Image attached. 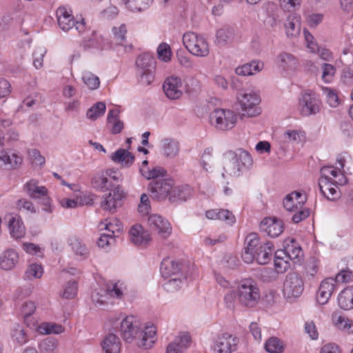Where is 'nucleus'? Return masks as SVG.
<instances>
[{
  "instance_id": "f257e3e1",
  "label": "nucleus",
  "mask_w": 353,
  "mask_h": 353,
  "mask_svg": "<svg viewBox=\"0 0 353 353\" xmlns=\"http://www.w3.org/2000/svg\"><path fill=\"white\" fill-rule=\"evenodd\" d=\"M120 330L126 342L136 341L139 347L145 349L150 348L156 340V327L148 326L143 330L140 322L133 316H127L121 321Z\"/></svg>"
},
{
  "instance_id": "f03ea898",
  "label": "nucleus",
  "mask_w": 353,
  "mask_h": 353,
  "mask_svg": "<svg viewBox=\"0 0 353 353\" xmlns=\"http://www.w3.org/2000/svg\"><path fill=\"white\" fill-rule=\"evenodd\" d=\"M236 297L242 305L255 307L261 299L260 290L256 281L251 279L242 280L236 288Z\"/></svg>"
},
{
  "instance_id": "7ed1b4c3",
  "label": "nucleus",
  "mask_w": 353,
  "mask_h": 353,
  "mask_svg": "<svg viewBox=\"0 0 353 353\" xmlns=\"http://www.w3.org/2000/svg\"><path fill=\"white\" fill-rule=\"evenodd\" d=\"M236 99L241 106L242 117H252L261 113V109L259 107L261 99L255 92L241 90L237 94Z\"/></svg>"
},
{
  "instance_id": "20e7f679",
  "label": "nucleus",
  "mask_w": 353,
  "mask_h": 353,
  "mask_svg": "<svg viewBox=\"0 0 353 353\" xmlns=\"http://www.w3.org/2000/svg\"><path fill=\"white\" fill-rule=\"evenodd\" d=\"M183 43L186 49L194 56L205 57L210 53L209 45L206 39L194 32L185 33L183 36Z\"/></svg>"
},
{
  "instance_id": "39448f33",
  "label": "nucleus",
  "mask_w": 353,
  "mask_h": 353,
  "mask_svg": "<svg viewBox=\"0 0 353 353\" xmlns=\"http://www.w3.org/2000/svg\"><path fill=\"white\" fill-rule=\"evenodd\" d=\"M211 124L216 129L228 130L233 128L236 123L237 116L229 109H215L210 116Z\"/></svg>"
},
{
  "instance_id": "423d86ee",
  "label": "nucleus",
  "mask_w": 353,
  "mask_h": 353,
  "mask_svg": "<svg viewBox=\"0 0 353 353\" xmlns=\"http://www.w3.org/2000/svg\"><path fill=\"white\" fill-rule=\"evenodd\" d=\"M304 290V282L302 277L296 272H290L286 276L283 285V296L291 299L299 297Z\"/></svg>"
},
{
  "instance_id": "0eeeda50",
  "label": "nucleus",
  "mask_w": 353,
  "mask_h": 353,
  "mask_svg": "<svg viewBox=\"0 0 353 353\" xmlns=\"http://www.w3.org/2000/svg\"><path fill=\"white\" fill-rule=\"evenodd\" d=\"M110 190L108 194L102 196L100 205L103 210L113 213L122 205V200L125 197V193L119 185Z\"/></svg>"
},
{
  "instance_id": "6e6552de",
  "label": "nucleus",
  "mask_w": 353,
  "mask_h": 353,
  "mask_svg": "<svg viewBox=\"0 0 353 353\" xmlns=\"http://www.w3.org/2000/svg\"><path fill=\"white\" fill-rule=\"evenodd\" d=\"M320 101L311 92H304L299 101V110L303 117L315 114L320 111Z\"/></svg>"
},
{
  "instance_id": "1a4fd4ad",
  "label": "nucleus",
  "mask_w": 353,
  "mask_h": 353,
  "mask_svg": "<svg viewBox=\"0 0 353 353\" xmlns=\"http://www.w3.org/2000/svg\"><path fill=\"white\" fill-rule=\"evenodd\" d=\"M173 180L159 179L153 180L149 185L151 196L157 200L169 199L170 193L173 186Z\"/></svg>"
},
{
  "instance_id": "9d476101",
  "label": "nucleus",
  "mask_w": 353,
  "mask_h": 353,
  "mask_svg": "<svg viewBox=\"0 0 353 353\" xmlns=\"http://www.w3.org/2000/svg\"><path fill=\"white\" fill-rule=\"evenodd\" d=\"M239 340L229 333L219 336L214 342L213 350L216 353H231L236 350Z\"/></svg>"
},
{
  "instance_id": "9b49d317",
  "label": "nucleus",
  "mask_w": 353,
  "mask_h": 353,
  "mask_svg": "<svg viewBox=\"0 0 353 353\" xmlns=\"http://www.w3.org/2000/svg\"><path fill=\"white\" fill-rule=\"evenodd\" d=\"M245 243V248L242 254V258L245 263H250L254 261V256L263 243L260 242L256 233H250L246 236Z\"/></svg>"
},
{
  "instance_id": "f8f14e48",
  "label": "nucleus",
  "mask_w": 353,
  "mask_h": 353,
  "mask_svg": "<svg viewBox=\"0 0 353 353\" xmlns=\"http://www.w3.org/2000/svg\"><path fill=\"white\" fill-rule=\"evenodd\" d=\"M148 224L150 228L156 231L163 239L168 238L172 232L170 223L159 214H152L148 217Z\"/></svg>"
},
{
  "instance_id": "ddd939ff",
  "label": "nucleus",
  "mask_w": 353,
  "mask_h": 353,
  "mask_svg": "<svg viewBox=\"0 0 353 353\" xmlns=\"http://www.w3.org/2000/svg\"><path fill=\"white\" fill-rule=\"evenodd\" d=\"M259 227L261 231L270 237L275 238L283 232L284 224L282 220L276 217H266L261 221Z\"/></svg>"
},
{
  "instance_id": "4468645a",
  "label": "nucleus",
  "mask_w": 353,
  "mask_h": 353,
  "mask_svg": "<svg viewBox=\"0 0 353 353\" xmlns=\"http://www.w3.org/2000/svg\"><path fill=\"white\" fill-rule=\"evenodd\" d=\"M182 82L177 77L167 78L163 85V89L166 97L171 100L179 99L182 95Z\"/></svg>"
},
{
  "instance_id": "2eb2a0df",
  "label": "nucleus",
  "mask_w": 353,
  "mask_h": 353,
  "mask_svg": "<svg viewBox=\"0 0 353 353\" xmlns=\"http://www.w3.org/2000/svg\"><path fill=\"white\" fill-rule=\"evenodd\" d=\"M336 287V280L333 278H327L320 284L316 293V301L320 305L327 303L334 292Z\"/></svg>"
},
{
  "instance_id": "dca6fc26",
  "label": "nucleus",
  "mask_w": 353,
  "mask_h": 353,
  "mask_svg": "<svg viewBox=\"0 0 353 353\" xmlns=\"http://www.w3.org/2000/svg\"><path fill=\"white\" fill-rule=\"evenodd\" d=\"M191 343V338L188 333H181L175 339L169 343L166 348V353H183Z\"/></svg>"
},
{
  "instance_id": "f3484780",
  "label": "nucleus",
  "mask_w": 353,
  "mask_h": 353,
  "mask_svg": "<svg viewBox=\"0 0 353 353\" xmlns=\"http://www.w3.org/2000/svg\"><path fill=\"white\" fill-rule=\"evenodd\" d=\"M182 265L170 258L163 260L161 264V273L164 278L176 276L182 274Z\"/></svg>"
},
{
  "instance_id": "a211bd4d",
  "label": "nucleus",
  "mask_w": 353,
  "mask_h": 353,
  "mask_svg": "<svg viewBox=\"0 0 353 353\" xmlns=\"http://www.w3.org/2000/svg\"><path fill=\"white\" fill-rule=\"evenodd\" d=\"M92 187L97 191L105 192L112 188V183L108 177L105 170L96 172L91 179Z\"/></svg>"
},
{
  "instance_id": "6ab92c4d",
  "label": "nucleus",
  "mask_w": 353,
  "mask_h": 353,
  "mask_svg": "<svg viewBox=\"0 0 353 353\" xmlns=\"http://www.w3.org/2000/svg\"><path fill=\"white\" fill-rule=\"evenodd\" d=\"M129 236L131 242L138 245H145L151 239L148 232L144 230L140 225H133L130 228Z\"/></svg>"
},
{
  "instance_id": "aec40b11",
  "label": "nucleus",
  "mask_w": 353,
  "mask_h": 353,
  "mask_svg": "<svg viewBox=\"0 0 353 353\" xmlns=\"http://www.w3.org/2000/svg\"><path fill=\"white\" fill-rule=\"evenodd\" d=\"M305 200V196L301 192H293L285 196L283 206L289 212H295L296 210L301 208Z\"/></svg>"
},
{
  "instance_id": "412c9836",
  "label": "nucleus",
  "mask_w": 353,
  "mask_h": 353,
  "mask_svg": "<svg viewBox=\"0 0 353 353\" xmlns=\"http://www.w3.org/2000/svg\"><path fill=\"white\" fill-rule=\"evenodd\" d=\"M301 2V0H279L281 9L285 12H291L287 17L288 22L300 21V16L294 11L299 8Z\"/></svg>"
},
{
  "instance_id": "4be33fe9",
  "label": "nucleus",
  "mask_w": 353,
  "mask_h": 353,
  "mask_svg": "<svg viewBox=\"0 0 353 353\" xmlns=\"http://www.w3.org/2000/svg\"><path fill=\"white\" fill-rule=\"evenodd\" d=\"M19 261V254L16 250L10 248L5 250L0 256V267L5 270H11Z\"/></svg>"
},
{
  "instance_id": "5701e85b",
  "label": "nucleus",
  "mask_w": 353,
  "mask_h": 353,
  "mask_svg": "<svg viewBox=\"0 0 353 353\" xmlns=\"http://www.w3.org/2000/svg\"><path fill=\"white\" fill-rule=\"evenodd\" d=\"M228 157L232 159L236 158L240 162V165L244 170L249 169L253 163L251 154L242 148L228 151Z\"/></svg>"
},
{
  "instance_id": "b1692460",
  "label": "nucleus",
  "mask_w": 353,
  "mask_h": 353,
  "mask_svg": "<svg viewBox=\"0 0 353 353\" xmlns=\"http://www.w3.org/2000/svg\"><path fill=\"white\" fill-rule=\"evenodd\" d=\"M26 194L32 199H37L48 194V189L43 185H39V181L32 179L24 185Z\"/></svg>"
},
{
  "instance_id": "393cba45",
  "label": "nucleus",
  "mask_w": 353,
  "mask_h": 353,
  "mask_svg": "<svg viewBox=\"0 0 353 353\" xmlns=\"http://www.w3.org/2000/svg\"><path fill=\"white\" fill-rule=\"evenodd\" d=\"M223 169L225 172L223 173V176L226 174L232 176H239L244 170L236 158L232 159L228 157V151L224 154Z\"/></svg>"
},
{
  "instance_id": "a878e982",
  "label": "nucleus",
  "mask_w": 353,
  "mask_h": 353,
  "mask_svg": "<svg viewBox=\"0 0 353 353\" xmlns=\"http://www.w3.org/2000/svg\"><path fill=\"white\" fill-rule=\"evenodd\" d=\"M319 188L322 194L329 200H335L339 197L338 187L332 181L319 179Z\"/></svg>"
},
{
  "instance_id": "bb28decb",
  "label": "nucleus",
  "mask_w": 353,
  "mask_h": 353,
  "mask_svg": "<svg viewBox=\"0 0 353 353\" xmlns=\"http://www.w3.org/2000/svg\"><path fill=\"white\" fill-rule=\"evenodd\" d=\"M192 192L188 186H172L169 196V201L171 203L186 201L191 196Z\"/></svg>"
},
{
  "instance_id": "cd10ccee",
  "label": "nucleus",
  "mask_w": 353,
  "mask_h": 353,
  "mask_svg": "<svg viewBox=\"0 0 353 353\" xmlns=\"http://www.w3.org/2000/svg\"><path fill=\"white\" fill-rule=\"evenodd\" d=\"M111 159L114 163H121L123 167H129L133 163L134 156L128 150L120 148L112 154Z\"/></svg>"
},
{
  "instance_id": "c85d7f7f",
  "label": "nucleus",
  "mask_w": 353,
  "mask_h": 353,
  "mask_svg": "<svg viewBox=\"0 0 353 353\" xmlns=\"http://www.w3.org/2000/svg\"><path fill=\"white\" fill-rule=\"evenodd\" d=\"M102 347L105 353H119L121 350V342L119 338L114 334L107 335L103 342Z\"/></svg>"
},
{
  "instance_id": "c756f323",
  "label": "nucleus",
  "mask_w": 353,
  "mask_h": 353,
  "mask_svg": "<svg viewBox=\"0 0 353 353\" xmlns=\"http://www.w3.org/2000/svg\"><path fill=\"white\" fill-rule=\"evenodd\" d=\"M277 63L285 70H292L298 66V60L290 53L281 52L277 56Z\"/></svg>"
},
{
  "instance_id": "7c9ffc66",
  "label": "nucleus",
  "mask_w": 353,
  "mask_h": 353,
  "mask_svg": "<svg viewBox=\"0 0 353 353\" xmlns=\"http://www.w3.org/2000/svg\"><path fill=\"white\" fill-rule=\"evenodd\" d=\"M285 253V257L294 261V263L300 261L302 256V250L294 239H291L290 243H287L283 250H280Z\"/></svg>"
},
{
  "instance_id": "2f4dec72",
  "label": "nucleus",
  "mask_w": 353,
  "mask_h": 353,
  "mask_svg": "<svg viewBox=\"0 0 353 353\" xmlns=\"http://www.w3.org/2000/svg\"><path fill=\"white\" fill-rule=\"evenodd\" d=\"M69 245L77 259L83 260L88 257L89 250L88 248L79 239L75 237L70 238L69 239Z\"/></svg>"
},
{
  "instance_id": "473e14b6",
  "label": "nucleus",
  "mask_w": 353,
  "mask_h": 353,
  "mask_svg": "<svg viewBox=\"0 0 353 353\" xmlns=\"http://www.w3.org/2000/svg\"><path fill=\"white\" fill-rule=\"evenodd\" d=\"M339 307L345 310L353 308V285L345 288L339 295Z\"/></svg>"
},
{
  "instance_id": "72a5a7b5",
  "label": "nucleus",
  "mask_w": 353,
  "mask_h": 353,
  "mask_svg": "<svg viewBox=\"0 0 353 353\" xmlns=\"http://www.w3.org/2000/svg\"><path fill=\"white\" fill-rule=\"evenodd\" d=\"M273 252V244L271 242L263 243L254 256V260L259 264L265 265L269 262Z\"/></svg>"
},
{
  "instance_id": "f704fd0d",
  "label": "nucleus",
  "mask_w": 353,
  "mask_h": 353,
  "mask_svg": "<svg viewBox=\"0 0 353 353\" xmlns=\"http://www.w3.org/2000/svg\"><path fill=\"white\" fill-rule=\"evenodd\" d=\"M263 68V63L259 61H253L245 63L241 66L237 67L235 70L238 75L247 76L252 75L258 72Z\"/></svg>"
},
{
  "instance_id": "c9c22d12",
  "label": "nucleus",
  "mask_w": 353,
  "mask_h": 353,
  "mask_svg": "<svg viewBox=\"0 0 353 353\" xmlns=\"http://www.w3.org/2000/svg\"><path fill=\"white\" fill-rule=\"evenodd\" d=\"M10 233L15 239H21L25 236V227L21 220L17 219L14 216H10L8 221Z\"/></svg>"
},
{
  "instance_id": "e433bc0d",
  "label": "nucleus",
  "mask_w": 353,
  "mask_h": 353,
  "mask_svg": "<svg viewBox=\"0 0 353 353\" xmlns=\"http://www.w3.org/2000/svg\"><path fill=\"white\" fill-rule=\"evenodd\" d=\"M125 287L123 283L120 281H109L105 284V289L103 292L112 298L121 299Z\"/></svg>"
},
{
  "instance_id": "4c0bfd02",
  "label": "nucleus",
  "mask_w": 353,
  "mask_h": 353,
  "mask_svg": "<svg viewBox=\"0 0 353 353\" xmlns=\"http://www.w3.org/2000/svg\"><path fill=\"white\" fill-rule=\"evenodd\" d=\"M163 154L168 158L176 157L180 150L179 143L172 139H165L162 141Z\"/></svg>"
},
{
  "instance_id": "58836bf2",
  "label": "nucleus",
  "mask_w": 353,
  "mask_h": 353,
  "mask_svg": "<svg viewBox=\"0 0 353 353\" xmlns=\"http://www.w3.org/2000/svg\"><path fill=\"white\" fill-rule=\"evenodd\" d=\"M138 71L153 72L154 68V59L148 54L144 53L139 56L136 61Z\"/></svg>"
},
{
  "instance_id": "ea45409f",
  "label": "nucleus",
  "mask_w": 353,
  "mask_h": 353,
  "mask_svg": "<svg viewBox=\"0 0 353 353\" xmlns=\"http://www.w3.org/2000/svg\"><path fill=\"white\" fill-rule=\"evenodd\" d=\"M22 162V157L17 154H12V156H10L5 150L0 152V166L10 165L12 168H17L20 165Z\"/></svg>"
},
{
  "instance_id": "a19ab883",
  "label": "nucleus",
  "mask_w": 353,
  "mask_h": 353,
  "mask_svg": "<svg viewBox=\"0 0 353 353\" xmlns=\"http://www.w3.org/2000/svg\"><path fill=\"white\" fill-rule=\"evenodd\" d=\"M58 340L54 337H48L43 339L39 345L40 353H57L58 349Z\"/></svg>"
},
{
  "instance_id": "79ce46f5",
  "label": "nucleus",
  "mask_w": 353,
  "mask_h": 353,
  "mask_svg": "<svg viewBox=\"0 0 353 353\" xmlns=\"http://www.w3.org/2000/svg\"><path fill=\"white\" fill-rule=\"evenodd\" d=\"M288 260L285 257V253L283 251L277 250L275 252L274 263L277 273H283L289 268Z\"/></svg>"
},
{
  "instance_id": "37998d69",
  "label": "nucleus",
  "mask_w": 353,
  "mask_h": 353,
  "mask_svg": "<svg viewBox=\"0 0 353 353\" xmlns=\"http://www.w3.org/2000/svg\"><path fill=\"white\" fill-rule=\"evenodd\" d=\"M39 331L44 334H59L63 332L64 327L60 324L45 322L39 326Z\"/></svg>"
},
{
  "instance_id": "c03bdc74",
  "label": "nucleus",
  "mask_w": 353,
  "mask_h": 353,
  "mask_svg": "<svg viewBox=\"0 0 353 353\" xmlns=\"http://www.w3.org/2000/svg\"><path fill=\"white\" fill-rule=\"evenodd\" d=\"M234 31L229 27L225 26L216 32V42L219 45L223 46L230 42L234 38Z\"/></svg>"
},
{
  "instance_id": "a18cd8bd",
  "label": "nucleus",
  "mask_w": 353,
  "mask_h": 353,
  "mask_svg": "<svg viewBox=\"0 0 353 353\" xmlns=\"http://www.w3.org/2000/svg\"><path fill=\"white\" fill-rule=\"evenodd\" d=\"M126 8L132 11H141L146 9L153 0H122Z\"/></svg>"
},
{
  "instance_id": "49530a36",
  "label": "nucleus",
  "mask_w": 353,
  "mask_h": 353,
  "mask_svg": "<svg viewBox=\"0 0 353 353\" xmlns=\"http://www.w3.org/2000/svg\"><path fill=\"white\" fill-rule=\"evenodd\" d=\"M185 276L183 274H180L179 276H174L169 279L165 284L164 288L170 292H174L179 290L182 285L184 284Z\"/></svg>"
},
{
  "instance_id": "de8ad7c7",
  "label": "nucleus",
  "mask_w": 353,
  "mask_h": 353,
  "mask_svg": "<svg viewBox=\"0 0 353 353\" xmlns=\"http://www.w3.org/2000/svg\"><path fill=\"white\" fill-rule=\"evenodd\" d=\"M105 108V104L103 102H97L88 109L86 116L88 119L94 121L104 114Z\"/></svg>"
},
{
  "instance_id": "09e8293b",
  "label": "nucleus",
  "mask_w": 353,
  "mask_h": 353,
  "mask_svg": "<svg viewBox=\"0 0 353 353\" xmlns=\"http://www.w3.org/2000/svg\"><path fill=\"white\" fill-rule=\"evenodd\" d=\"M43 273V268L37 263H32L28 266L25 274V279L32 280L34 279H39Z\"/></svg>"
},
{
  "instance_id": "8fccbe9b",
  "label": "nucleus",
  "mask_w": 353,
  "mask_h": 353,
  "mask_svg": "<svg viewBox=\"0 0 353 353\" xmlns=\"http://www.w3.org/2000/svg\"><path fill=\"white\" fill-rule=\"evenodd\" d=\"M56 17L57 22H63L64 21L72 22L74 19L71 8L67 6H60L56 10Z\"/></svg>"
},
{
  "instance_id": "3c124183",
  "label": "nucleus",
  "mask_w": 353,
  "mask_h": 353,
  "mask_svg": "<svg viewBox=\"0 0 353 353\" xmlns=\"http://www.w3.org/2000/svg\"><path fill=\"white\" fill-rule=\"evenodd\" d=\"M265 348L270 353H281L283 350L282 342L276 337H272L265 344Z\"/></svg>"
},
{
  "instance_id": "603ef678",
  "label": "nucleus",
  "mask_w": 353,
  "mask_h": 353,
  "mask_svg": "<svg viewBox=\"0 0 353 353\" xmlns=\"http://www.w3.org/2000/svg\"><path fill=\"white\" fill-rule=\"evenodd\" d=\"M82 80L90 90H96L99 87V78L90 72H85L83 74Z\"/></svg>"
},
{
  "instance_id": "864d4df0",
  "label": "nucleus",
  "mask_w": 353,
  "mask_h": 353,
  "mask_svg": "<svg viewBox=\"0 0 353 353\" xmlns=\"http://www.w3.org/2000/svg\"><path fill=\"white\" fill-rule=\"evenodd\" d=\"M36 308L37 306L35 303L32 301H26L21 306V314L23 315L25 323H27L28 326L30 325V323H28L29 318L32 314H34Z\"/></svg>"
},
{
  "instance_id": "5fc2aeb1",
  "label": "nucleus",
  "mask_w": 353,
  "mask_h": 353,
  "mask_svg": "<svg viewBox=\"0 0 353 353\" xmlns=\"http://www.w3.org/2000/svg\"><path fill=\"white\" fill-rule=\"evenodd\" d=\"M12 337L19 345H23L28 341L26 331L20 325H16L15 327L12 330Z\"/></svg>"
},
{
  "instance_id": "6e6d98bb",
  "label": "nucleus",
  "mask_w": 353,
  "mask_h": 353,
  "mask_svg": "<svg viewBox=\"0 0 353 353\" xmlns=\"http://www.w3.org/2000/svg\"><path fill=\"white\" fill-rule=\"evenodd\" d=\"M157 55L160 60L169 62L172 57L170 46L166 43H161L157 48Z\"/></svg>"
},
{
  "instance_id": "4d7b16f0",
  "label": "nucleus",
  "mask_w": 353,
  "mask_h": 353,
  "mask_svg": "<svg viewBox=\"0 0 353 353\" xmlns=\"http://www.w3.org/2000/svg\"><path fill=\"white\" fill-rule=\"evenodd\" d=\"M304 137V132L301 130H288L283 134V139L287 142L299 143Z\"/></svg>"
},
{
  "instance_id": "13d9d810",
  "label": "nucleus",
  "mask_w": 353,
  "mask_h": 353,
  "mask_svg": "<svg viewBox=\"0 0 353 353\" xmlns=\"http://www.w3.org/2000/svg\"><path fill=\"white\" fill-rule=\"evenodd\" d=\"M321 79L325 83H330L334 78L336 68L332 64L323 63L322 65Z\"/></svg>"
},
{
  "instance_id": "bf43d9fd",
  "label": "nucleus",
  "mask_w": 353,
  "mask_h": 353,
  "mask_svg": "<svg viewBox=\"0 0 353 353\" xmlns=\"http://www.w3.org/2000/svg\"><path fill=\"white\" fill-rule=\"evenodd\" d=\"M150 201L149 196L143 193L141 195L140 203L138 205V212L141 215H147L150 211Z\"/></svg>"
},
{
  "instance_id": "052dcab7",
  "label": "nucleus",
  "mask_w": 353,
  "mask_h": 353,
  "mask_svg": "<svg viewBox=\"0 0 353 353\" xmlns=\"http://www.w3.org/2000/svg\"><path fill=\"white\" fill-rule=\"evenodd\" d=\"M77 283L75 281L68 282L63 292V297L65 299H73L77 295Z\"/></svg>"
},
{
  "instance_id": "680f3d73",
  "label": "nucleus",
  "mask_w": 353,
  "mask_h": 353,
  "mask_svg": "<svg viewBox=\"0 0 353 353\" xmlns=\"http://www.w3.org/2000/svg\"><path fill=\"white\" fill-rule=\"evenodd\" d=\"M323 91L330 106L336 107L339 104V99L335 90L329 88H323Z\"/></svg>"
},
{
  "instance_id": "e2e57ef3",
  "label": "nucleus",
  "mask_w": 353,
  "mask_h": 353,
  "mask_svg": "<svg viewBox=\"0 0 353 353\" xmlns=\"http://www.w3.org/2000/svg\"><path fill=\"white\" fill-rule=\"evenodd\" d=\"M294 214L292 216V220L295 223H299L301 221L306 219L310 216V210L308 208H299L294 212Z\"/></svg>"
},
{
  "instance_id": "0e129e2a",
  "label": "nucleus",
  "mask_w": 353,
  "mask_h": 353,
  "mask_svg": "<svg viewBox=\"0 0 353 353\" xmlns=\"http://www.w3.org/2000/svg\"><path fill=\"white\" fill-rule=\"evenodd\" d=\"M305 332L312 340H316L319 337V332L316 326L313 321H307L305 323Z\"/></svg>"
},
{
  "instance_id": "69168bd1",
  "label": "nucleus",
  "mask_w": 353,
  "mask_h": 353,
  "mask_svg": "<svg viewBox=\"0 0 353 353\" xmlns=\"http://www.w3.org/2000/svg\"><path fill=\"white\" fill-rule=\"evenodd\" d=\"M332 320L334 324L340 329L347 330L350 328V324L349 323L350 321L345 316L334 314L332 316Z\"/></svg>"
},
{
  "instance_id": "338daca9",
  "label": "nucleus",
  "mask_w": 353,
  "mask_h": 353,
  "mask_svg": "<svg viewBox=\"0 0 353 353\" xmlns=\"http://www.w3.org/2000/svg\"><path fill=\"white\" fill-rule=\"evenodd\" d=\"M217 220L225 221L228 224H232L235 222V217L230 211L219 209Z\"/></svg>"
},
{
  "instance_id": "774afa93",
  "label": "nucleus",
  "mask_w": 353,
  "mask_h": 353,
  "mask_svg": "<svg viewBox=\"0 0 353 353\" xmlns=\"http://www.w3.org/2000/svg\"><path fill=\"white\" fill-rule=\"evenodd\" d=\"M285 28L288 37H296L301 32L300 23H285Z\"/></svg>"
}]
</instances>
